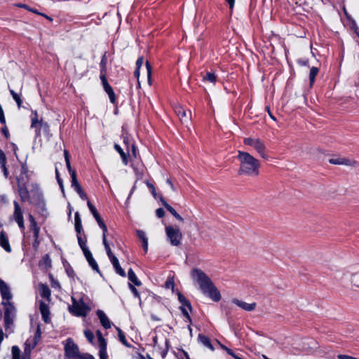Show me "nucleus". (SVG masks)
<instances>
[{"instance_id": "1", "label": "nucleus", "mask_w": 359, "mask_h": 359, "mask_svg": "<svg viewBox=\"0 0 359 359\" xmlns=\"http://www.w3.org/2000/svg\"><path fill=\"white\" fill-rule=\"evenodd\" d=\"M191 277L197 283L202 292L215 302L221 299L219 290L214 285L210 278L201 269H193L191 271Z\"/></svg>"}, {"instance_id": "2", "label": "nucleus", "mask_w": 359, "mask_h": 359, "mask_svg": "<svg viewBox=\"0 0 359 359\" xmlns=\"http://www.w3.org/2000/svg\"><path fill=\"white\" fill-rule=\"evenodd\" d=\"M191 277L197 283L202 292L215 302L221 299L219 290L214 285L210 278L201 269H193L191 271Z\"/></svg>"}, {"instance_id": "3", "label": "nucleus", "mask_w": 359, "mask_h": 359, "mask_svg": "<svg viewBox=\"0 0 359 359\" xmlns=\"http://www.w3.org/2000/svg\"><path fill=\"white\" fill-rule=\"evenodd\" d=\"M238 159L240 161V175H257L259 163L257 159L245 151H238Z\"/></svg>"}, {"instance_id": "4", "label": "nucleus", "mask_w": 359, "mask_h": 359, "mask_svg": "<svg viewBox=\"0 0 359 359\" xmlns=\"http://www.w3.org/2000/svg\"><path fill=\"white\" fill-rule=\"evenodd\" d=\"M72 305L69 307L71 313L76 316H86L90 311L89 306L83 302L82 299L76 300L74 297H72Z\"/></svg>"}, {"instance_id": "5", "label": "nucleus", "mask_w": 359, "mask_h": 359, "mask_svg": "<svg viewBox=\"0 0 359 359\" xmlns=\"http://www.w3.org/2000/svg\"><path fill=\"white\" fill-rule=\"evenodd\" d=\"M165 231L171 245L179 246L181 245L182 234L178 228L168 225L165 226Z\"/></svg>"}, {"instance_id": "6", "label": "nucleus", "mask_w": 359, "mask_h": 359, "mask_svg": "<svg viewBox=\"0 0 359 359\" xmlns=\"http://www.w3.org/2000/svg\"><path fill=\"white\" fill-rule=\"evenodd\" d=\"M2 304H4L5 309L4 322L6 330H7L10 328L13 324L15 318L16 316V309L10 302H3Z\"/></svg>"}, {"instance_id": "7", "label": "nucleus", "mask_w": 359, "mask_h": 359, "mask_svg": "<svg viewBox=\"0 0 359 359\" xmlns=\"http://www.w3.org/2000/svg\"><path fill=\"white\" fill-rule=\"evenodd\" d=\"M245 145L253 147L257 153L264 158H267L265 153L266 147L264 142L259 138L247 137L244 139Z\"/></svg>"}, {"instance_id": "8", "label": "nucleus", "mask_w": 359, "mask_h": 359, "mask_svg": "<svg viewBox=\"0 0 359 359\" xmlns=\"http://www.w3.org/2000/svg\"><path fill=\"white\" fill-rule=\"evenodd\" d=\"M65 355L76 359L80 354L79 347L70 338L67 339L65 346Z\"/></svg>"}, {"instance_id": "9", "label": "nucleus", "mask_w": 359, "mask_h": 359, "mask_svg": "<svg viewBox=\"0 0 359 359\" xmlns=\"http://www.w3.org/2000/svg\"><path fill=\"white\" fill-rule=\"evenodd\" d=\"M13 204H14V212H13L14 219L18 223L19 227L21 229H24L25 226H24L22 210L17 201H15L13 202Z\"/></svg>"}, {"instance_id": "10", "label": "nucleus", "mask_w": 359, "mask_h": 359, "mask_svg": "<svg viewBox=\"0 0 359 359\" xmlns=\"http://www.w3.org/2000/svg\"><path fill=\"white\" fill-rule=\"evenodd\" d=\"M97 336L100 347L99 356L100 358H103V359H104V357H108L107 353V341L102 337V334L100 331H97Z\"/></svg>"}, {"instance_id": "11", "label": "nucleus", "mask_w": 359, "mask_h": 359, "mask_svg": "<svg viewBox=\"0 0 359 359\" xmlns=\"http://www.w3.org/2000/svg\"><path fill=\"white\" fill-rule=\"evenodd\" d=\"M175 111L182 123H188L191 120V112L187 114L186 110L182 106H177Z\"/></svg>"}, {"instance_id": "12", "label": "nucleus", "mask_w": 359, "mask_h": 359, "mask_svg": "<svg viewBox=\"0 0 359 359\" xmlns=\"http://www.w3.org/2000/svg\"><path fill=\"white\" fill-rule=\"evenodd\" d=\"M0 292L4 300L9 302L12 298L10 288L8 285L2 280H0Z\"/></svg>"}, {"instance_id": "13", "label": "nucleus", "mask_w": 359, "mask_h": 359, "mask_svg": "<svg viewBox=\"0 0 359 359\" xmlns=\"http://www.w3.org/2000/svg\"><path fill=\"white\" fill-rule=\"evenodd\" d=\"M329 162L334 165H345L350 166H355L357 163L355 161L350 160L346 158H330Z\"/></svg>"}, {"instance_id": "14", "label": "nucleus", "mask_w": 359, "mask_h": 359, "mask_svg": "<svg viewBox=\"0 0 359 359\" xmlns=\"http://www.w3.org/2000/svg\"><path fill=\"white\" fill-rule=\"evenodd\" d=\"M0 246L7 252H11V247L9 244L8 236L4 231L0 233Z\"/></svg>"}, {"instance_id": "15", "label": "nucleus", "mask_w": 359, "mask_h": 359, "mask_svg": "<svg viewBox=\"0 0 359 359\" xmlns=\"http://www.w3.org/2000/svg\"><path fill=\"white\" fill-rule=\"evenodd\" d=\"M39 309H40V312L42 316V318L44 320V322L46 323H49L50 322V316H49L50 312H49V308H48V305L44 302H41L40 305H39Z\"/></svg>"}, {"instance_id": "16", "label": "nucleus", "mask_w": 359, "mask_h": 359, "mask_svg": "<svg viewBox=\"0 0 359 359\" xmlns=\"http://www.w3.org/2000/svg\"><path fill=\"white\" fill-rule=\"evenodd\" d=\"M86 259H87L89 265L92 267V269L97 272L100 273L99 271V266L97 264L96 261L94 259L92 253L90 250H86L85 253L83 254Z\"/></svg>"}, {"instance_id": "17", "label": "nucleus", "mask_w": 359, "mask_h": 359, "mask_svg": "<svg viewBox=\"0 0 359 359\" xmlns=\"http://www.w3.org/2000/svg\"><path fill=\"white\" fill-rule=\"evenodd\" d=\"M233 302L238 306L248 311H253L256 307V303L248 304L236 299H233Z\"/></svg>"}, {"instance_id": "18", "label": "nucleus", "mask_w": 359, "mask_h": 359, "mask_svg": "<svg viewBox=\"0 0 359 359\" xmlns=\"http://www.w3.org/2000/svg\"><path fill=\"white\" fill-rule=\"evenodd\" d=\"M33 116L32 117L31 127L35 129L36 135L40 133L41 128L42 127L41 121L38 119V114L36 111L32 112Z\"/></svg>"}, {"instance_id": "19", "label": "nucleus", "mask_w": 359, "mask_h": 359, "mask_svg": "<svg viewBox=\"0 0 359 359\" xmlns=\"http://www.w3.org/2000/svg\"><path fill=\"white\" fill-rule=\"evenodd\" d=\"M97 317L99 318L100 320V323L102 324V325L105 328V329H109L111 327V322L109 321V318H107V316H106V314L104 313V311H101V310H98L97 311Z\"/></svg>"}, {"instance_id": "20", "label": "nucleus", "mask_w": 359, "mask_h": 359, "mask_svg": "<svg viewBox=\"0 0 359 359\" xmlns=\"http://www.w3.org/2000/svg\"><path fill=\"white\" fill-rule=\"evenodd\" d=\"M110 261H111L113 266L114 267V269L116 270V272L118 274H119L121 276L125 277L126 276V272L121 268V266H120L119 262H118V259H117V257L115 256V257L111 258Z\"/></svg>"}, {"instance_id": "21", "label": "nucleus", "mask_w": 359, "mask_h": 359, "mask_svg": "<svg viewBox=\"0 0 359 359\" xmlns=\"http://www.w3.org/2000/svg\"><path fill=\"white\" fill-rule=\"evenodd\" d=\"M137 236L142 242V247L144 248V252H147V251H148V239L146 236L145 232L142 230H137Z\"/></svg>"}, {"instance_id": "22", "label": "nucleus", "mask_w": 359, "mask_h": 359, "mask_svg": "<svg viewBox=\"0 0 359 359\" xmlns=\"http://www.w3.org/2000/svg\"><path fill=\"white\" fill-rule=\"evenodd\" d=\"M103 88L105 92L109 95L111 102L114 103L116 100V96L111 86L109 84V83H104V85H103Z\"/></svg>"}, {"instance_id": "23", "label": "nucleus", "mask_w": 359, "mask_h": 359, "mask_svg": "<svg viewBox=\"0 0 359 359\" xmlns=\"http://www.w3.org/2000/svg\"><path fill=\"white\" fill-rule=\"evenodd\" d=\"M74 222H75V231L77 233V235H80L82 230V224H81V219L80 217V215L79 212H76L74 215Z\"/></svg>"}, {"instance_id": "24", "label": "nucleus", "mask_w": 359, "mask_h": 359, "mask_svg": "<svg viewBox=\"0 0 359 359\" xmlns=\"http://www.w3.org/2000/svg\"><path fill=\"white\" fill-rule=\"evenodd\" d=\"M128 276L129 280L133 283L135 285H141V282L138 280L137 277L136 276L135 272L133 271L132 269H130L128 270Z\"/></svg>"}, {"instance_id": "25", "label": "nucleus", "mask_w": 359, "mask_h": 359, "mask_svg": "<svg viewBox=\"0 0 359 359\" xmlns=\"http://www.w3.org/2000/svg\"><path fill=\"white\" fill-rule=\"evenodd\" d=\"M198 340L205 346L208 347V348H210L212 351L214 350V348H213L212 344L210 343V339L207 337H205V336H204L203 334H199L198 335Z\"/></svg>"}, {"instance_id": "26", "label": "nucleus", "mask_w": 359, "mask_h": 359, "mask_svg": "<svg viewBox=\"0 0 359 359\" xmlns=\"http://www.w3.org/2000/svg\"><path fill=\"white\" fill-rule=\"evenodd\" d=\"M87 205H88V208L90 209L91 213L93 214V217H95V220L97 221V222L98 223L99 221H101L102 220L99 215V213L97 212L96 208L94 207V205L90 203V201H88L87 202Z\"/></svg>"}, {"instance_id": "27", "label": "nucleus", "mask_w": 359, "mask_h": 359, "mask_svg": "<svg viewBox=\"0 0 359 359\" xmlns=\"http://www.w3.org/2000/svg\"><path fill=\"white\" fill-rule=\"evenodd\" d=\"M29 221L31 222V229L34 233V237L37 238L39 233V228L36 226V222L32 215H29Z\"/></svg>"}, {"instance_id": "28", "label": "nucleus", "mask_w": 359, "mask_h": 359, "mask_svg": "<svg viewBox=\"0 0 359 359\" xmlns=\"http://www.w3.org/2000/svg\"><path fill=\"white\" fill-rule=\"evenodd\" d=\"M177 296L179 302L182 304V306L187 307L191 311L192 307L189 301L187 299V298L180 292H177Z\"/></svg>"}, {"instance_id": "29", "label": "nucleus", "mask_w": 359, "mask_h": 359, "mask_svg": "<svg viewBox=\"0 0 359 359\" xmlns=\"http://www.w3.org/2000/svg\"><path fill=\"white\" fill-rule=\"evenodd\" d=\"M41 297L48 299L50 296V290L46 285L41 284L39 286Z\"/></svg>"}, {"instance_id": "30", "label": "nucleus", "mask_w": 359, "mask_h": 359, "mask_svg": "<svg viewBox=\"0 0 359 359\" xmlns=\"http://www.w3.org/2000/svg\"><path fill=\"white\" fill-rule=\"evenodd\" d=\"M19 194L22 201H27L29 198L28 190L24 186L19 185Z\"/></svg>"}, {"instance_id": "31", "label": "nucleus", "mask_w": 359, "mask_h": 359, "mask_svg": "<svg viewBox=\"0 0 359 359\" xmlns=\"http://www.w3.org/2000/svg\"><path fill=\"white\" fill-rule=\"evenodd\" d=\"M114 149L115 150L118 152L120 156H121L122 161L125 165L128 164V156L127 154L123 151V150L121 149V147L117 144H114Z\"/></svg>"}, {"instance_id": "32", "label": "nucleus", "mask_w": 359, "mask_h": 359, "mask_svg": "<svg viewBox=\"0 0 359 359\" xmlns=\"http://www.w3.org/2000/svg\"><path fill=\"white\" fill-rule=\"evenodd\" d=\"M203 80L204 81H208L212 84H215L217 80V77L213 72H206L205 75L203 76Z\"/></svg>"}, {"instance_id": "33", "label": "nucleus", "mask_w": 359, "mask_h": 359, "mask_svg": "<svg viewBox=\"0 0 359 359\" xmlns=\"http://www.w3.org/2000/svg\"><path fill=\"white\" fill-rule=\"evenodd\" d=\"M116 330L118 331V339L120 340V341L123 344L125 345L127 347H131V346L128 343L126 339V337L123 334V332H122V330L118 327H116Z\"/></svg>"}, {"instance_id": "34", "label": "nucleus", "mask_w": 359, "mask_h": 359, "mask_svg": "<svg viewBox=\"0 0 359 359\" xmlns=\"http://www.w3.org/2000/svg\"><path fill=\"white\" fill-rule=\"evenodd\" d=\"M318 73V69L317 67H313L309 73V80H310V86H312L314 83L316 76Z\"/></svg>"}, {"instance_id": "35", "label": "nucleus", "mask_w": 359, "mask_h": 359, "mask_svg": "<svg viewBox=\"0 0 359 359\" xmlns=\"http://www.w3.org/2000/svg\"><path fill=\"white\" fill-rule=\"evenodd\" d=\"M102 242H103V244H104V248H105V250H106V252L107 254L109 259H110L111 258L115 257V255L111 252V250L110 246L107 241V238H104V240H102Z\"/></svg>"}, {"instance_id": "36", "label": "nucleus", "mask_w": 359, "mask_h": 359, "mask_svg": "<svg viewBox=\"0 0 359 359\" xmlns=\"http://www.w3.org/2000/svg\"><path fill=\"white\" fill-rule=\"evenodd\" d=\"M77 239H78L79 245L80 248H81L83 254L85 253L86 250H89V249L88 248V247L86 244V241L83 240L81 235H77Z\"/></svg>"}, {"instance_id": "37", "label": "nucleus", "mask_w": 359, "mask_h": 359, "mask_svg": "<svg viewBox=\"0 0 359 359\" xmlns=\"http://www.w3.org/2000/svg\"><path fill=\"white\" fill-rule=\"evenodd\" d=\"M12 359H20V349L17 346H13L11 349Z\"/></svg>"}, {"instance_id": "38", "label": "nucleus", "mask_w": 359, "mask_h": 359, "mask_svg": "<svg viewBox=\"0 0 359 359\" xmlns=\"http://www.w3.org/2000/svg\"><path fill=\"white\" fill-rule=\"evenodd\" d=\"M350 278L351 283L356 287H359V273H351Z\"/></svg>"}, {"instance_id": "39", "label": "nucleus", "mask_w": 359, "mask_h": 359, "mask_svg": "<svg viewBox=\"0 0 359 359\" xmlns=\"http://www.w3.org/2000/svg\"><path fill=\"white\" fill-rule=\"evenodd\" d=\"M70 175L72 177V187L74 189H76L77 187H81L77 180L76 172H72V174H70Z\"/></svg>"}, {"instance_id": "40", "label": "nucleus", "mask_w": 359, "mask_h": 359, "mask_svg": "<svg viewBox=\"0 0 359 359\" xmlns=\"http://www.w3.org/2000/svg\"><path fill=\"white\" fill-rule=\"evenodd\" d=\"M168 211L180 222H184V219L175 211L172 206H168Z\"/></svg>"}, {"instance_id": "41", "label": "nucleus", "mask_w": 359, "mask_h": 359, "mask_svg": "<svg viewBox=\"0 0 359 359\" xmlns=\"http://www.w3.org/2000/svg\"><path fill=\"white\" fill-rule=\"evenodd\" d=\"M74 190L79 194V196H80V198L82 200H87V201H88V196H87L86 194L82 189L81 187H77L76 189H74Z\"/></svg>"}, {"instance_id": "42", "label": "nucleus", "mask_w": 359, "mask_h": 359, "mask_svg": "<svg viewBox=\"0 0 359 359\" xmlns=\"http://www.w3.org/2000/svg\"><path fill=\"white\" fill-rule=\"evenodd\" d=\"M84 335L86 337V339H88V341L90 343L93 344V340H94L93 333L89 330H84Z\"/></svg>"}, {"instance_id": "43", "label": "nucleus", "mask_w": 359, "mask_h": 359, "mask_svg": "<svg viewBox=\"0 0 359 359\" xmlns=\"http://www.w3.org/2000/svg\"><path fill=\"white\" fill-rule=\"evenodd\" d=\"M97 224H98L99 226L102 229V230L103 231L102 240H104V238H107V226L105 225V224L103 222V220L99 221V222Z\"/></svg>"}, {"instance_id": "44", "label": "nucleus", "mask_w": 359, "mask_h": 359, "mask_svg": "<svg viewBox=\"0 0 359 359\" xmlns=\"http://www.w3.org/2000/svg\"><path fill=\"white\" fill-rule=\"evenodd\" d=\"M43 263L45 264V266L46 267H50V266H51V259H50V258L49 257V256L48 255H46L43 257L42 260L40 262V265H41Z\"/></svg>"}, {"instance_id": "45", "label": "nucleus", "mask_w": 359, "mask_h": 359, "mask_svg": "<svg viewBox=\"0 0 359 359\" xmlns=\"http://www.w3.org/2000/svg\"><path fill=\"white\" fill-rule=\"evenodd\" d=\"M55 175H56V179L60 185V187L62 191L64 193V185H63L62 180L60 177V173H59L57 168H55Z\"/></svg>"}, {"instance_id": "46", "label": "nucleus", "mask_w": 359, "mask_h": 359, "mask_svg": "<svg viewBox=\"0 0 359 359\" xmlns=\"http://www.w3.org/2000/svg\"><path fill=\"white\" fill-rule=\"evenodd\" d=\"M165 287L168 289H172L174 290L175 287V283L172 278H168L165 282Z\"/></svg>"}, {"instance_id": "47", "label": "nucleus", "mask_w": 359, "mask_h": 359, "mask_svg": "<svg viewBox=\"0 0 359 359\" xmlns=\"http://www.w3.org/2000/svg\"><path fill=\"white\" fill-rule=\"evenodd\" d=\"M76 359H94V358L88 353H80Z\"/></svg>"}, {"instance_id": "48", "label": "nucleus", "mask_w": 359, "mask_h": 359, "mask_svg": "<svg viewBox=\"0 0 359 359\" xmlns=\"http://www.w3.org/2000/svg\"><path fill=\"white\" fill-rule=\"evenodd\" d=\"M106 64H107V61H106V56L105 55H104L102 56V60H101V62H100V65H101V72H104L105 70H106Z\"/></svg>"}, {"instance_id": "49", "label": "nucleus", "mask_w": 359, "mask_h": 359, "mask_svg": "<svg viewBox=\"0 0 359 359\" xmlns=\"http://www.w3.org/2000/svg\"><path fill=\"white\" fill-rule=\"evenodd\" d=\"M6 155L2 150L0 149V165L4 166L6 163Z\"/></svg>"}, {"instance_id": "50", "label": "nucleus", "mask_w": 359, "mask_h": 359, "mask_svg": "<svg viewBox=\"0 0 359 359\" xmlns=\"http://www.w3.org/2000/svg\"><path fill=\"white\" fill-rule=\"evenodd\" d=\"M217 343L219 344V345L220 346V347L226 351V353L230 355H233V352L229 348H227L226 346L222 344L221 343H219V341H217Z\"/></svg>"}, {"instance_id": "51", "label": "nucleus", "mask_w": 359, "mask_h": 359, "mask_svg": "<svg viewBox=\"0 0 359 359\" xmlns=\"http://www.w3.org/2000/svg\"><path fill=\"white\" fill-rule=\"evenodd\" d=\"M0 123H3V124L6 123V119H5V116H4V110H3V108L1 104H0Z\"/></svg>"}, {"instance_id": "52", "label": "nucleus", "mask_w": 359, "mask_h": 359, "mask_svg": "<svg viewBox=\"0 0 359 359\" xmlns=\"http://www.w3.org/2000/svg\"><path fill=\"white\" fill-rule=\"evenodd\" d=\"M129 287H130V290L133 292V293L134 294V295L136 297L140 298V294H139L137 290L135 287V286L133 285L132 284L129 283Z\"/></svg>"}, {"instance_id": "53", "label": "nucleus", "mask_w": 359, "mask_h": 359, "mask_svg": "<svg viewBox=\"0 0 359 359\" xmlns=\"http://www.w3.org/2000/svg\"><path fill=\"white\" fill-rule=\"evenodd\" d=\"M146 67L147 69V76L149 78V81L150 82V77L151 74V67L148 61L146 62Z\"/></svg>"}, {"instance_id": "54", "label": "nucleus", "mask_w": 359, "mask_h": 359, "mask_svg": "<svg viewBox=\"0 0 359 359\" xmlns=\"http://www.w3.org/2000/svg\"><path fill=\"white\" fill-rule=\"evenodd\" d=\"M156 215L158 217L161 218L164 216L165 212L163 208H158L156 210Z\"/></svg>"}, {"instance_id": "55", "label": "nucleus", "mask_w": 359, "mask_h": 359, "mask_svg": "<svg viewBox=\"0 0 359 359\" xmlns=\"http://www.w3.org/2000/svg\"><path fill=\"white\" fill-rule=\"evenodd\" d=\"M338 359H359L348 355L340 354L337 355Z\"/></svg>"}, {"instance_id": "56", "label": "nucleus", "mask_w": 359, "mask_h": 359, "mask_svg": "<svg viewBox=\"0 0 359 359\" xmlns=\"http://www.w3.org/2000/svg\"><path fill=\"white\" fill-rule=\"evenodd\" d=\"M9 90L15 101L20 98V95L18 93H16L13 89H9Z\"/></svg>"}, {"instance_id": "57", "label": "nucleus", "mask_w": 359, "mask_h": 359, "mask_svg": "<svg viewBox=\"0 0 359 359\" xmlns=\"http://www.w3.org/2000/svg\"><path fill=\"white\" fill-rule=\"evenodd\" d=\"M147 185L150 189L153 196L154 197H156V189H155L154 186L152 184L149 183V182H147Z\"/></svg>"}, {"instance_id": "58", "label": "nucleus", "mask_w": 359, "mask_h": 359, "mask_svg": "<svg viewBox=\"0 0 359 359\" xmlns=\"http://www.w3.org/2000/svg\"><path fill=\"white\" fill-rule=\"evenodd\" d=\"M65 163H66V165H67V169H68V171H69V174H72V172H75V170H73V169L72 168V167H71V164H70V161H69V159H67V161H65Z\"/></svg>"}, {"instance_id": "59", "label": "nucleus", "mask_w": 359, "mask_h": 359, "mask_svg": "<svg viewBox=\"0 0 359 359\" xmlns=\"http://www.w3.org/2000/svg\"><path fill=\"white\" fill-rule=\"evenodd\" d=\"M181 311L182 312V313L184 314V316H186L189 320H190V316L188 313V311L187 310V309L185 308V306H182L181 307Z\"/></svg>"}, {"instance_id": "60", "label": "nucleus", "mask_w": 359, "mask_h": 359, "mask_svg": "<svg viewBox=\"0 0 359 359\" xmlns=\"http://www.w3.org/2000/svg\"><path fill=\"white\" fill-rule=\"evenodd\" d=\"M142 65H143V58L142 57L138 58L136 62L137 68L140 69V67L142 66Z\"/></svg>"}, {"instance_id": "61", "label": "nucleus", "mask_w": 359, "mask_h": 359, "mask_svg": "<svg viewBox=\"0 0 359 359\" xmlns=\"http://www.w3.org/2000/svg\"><path fill=\"white\" fill-rule=\"evenodd\" d=\"M100 79L102 81V85H104V83H108L105 76L104 72H101L100 74Z\"/></svg>"}, {"instance_id": "62", "label": "nucleus", "mask_w": 359, "mask_h": 359, "mask_svg": "<svg viewBox=\"0 0 359 359\" xmlns=\"http://www.w3.org/2000/svg\"><path fill=\"white\" fill-rule=\"evenodd\" d=\"M167 183L170 185L171 189L175 192L176 191V188L175 187L174 184H172V181L170 179H168L166 180Z\"/></svg>"}, {"instance_id": "63", "label": "nucleus", "mask_w": 359, "mask_h": 359, "mask_svg": "<svg viewBox=\"0 0 359 359\" xmlns=\"http://www.w3.org/2000/svg\"><path fill=\"white\" fill-rule=\"evenodd\" d=\"M226 1L229 4L230 9H233L235 4V0H226Z\"/></svg>"}, {"instance_id": "64", "label": "nucleus", "mask_w": 359, "mask_h": 359, "mask_svg": "<svg viewBox=\"0 0 359 359\" xmlns=\"http://www.w3.org/2000/svg\"><path fill=\"white\" fill-rule=\"evenodd\" d=\"M161 201L163 205V206L168 210V206H170L162 197H161Z\"/></svg>"}]
</instances>
